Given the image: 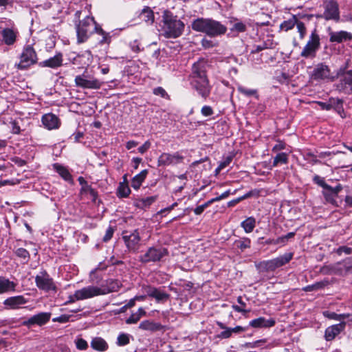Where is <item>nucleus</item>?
Returning a JSON list of instances; mask_svg holds the SVG:
<instances>
[{"label":"nucleus","mask_w":352,"mask_h":352,"mask_svg":"<svg viewBox=\"0 0 352 352\" xmlns=\"http://www.w3.org/2000/svg\"><path fill=\"white\" fill-rule=\"evenodd\" d=\"M122 286V283L118 279H107L104 284L101 287L89 285L86 289L83 290V294L87 297H96L103 296L112 292H118Z\"/></svg>","instance_id":"20e7f679"},{"label":"nucleus","mask_w":352,"mask_h":352,"mask_svg":"<svg viewBox=\"0 0 352 352\" xmlns=\"http://www.w3.org/2000/svg\"><path fill=\"white\" fill-rule=\"evenodd\" d=\"M75 84L82 89H98L102 85V82L91 76L83 74L75 77Z\"/></svg>","instance_id":"f8f14e48"},{"label":"nucleus","mask_w":352,"mask_h":352,"mask_svg":"<svg viewBox=\"0 0 352 352\" xmlns=\"http://www.w3.org/2000/svg\"><path fill=\"white\" fill-rule=\"evenodd\" d=\"M78 181L81 186L80 192L82 194L89 193L92 199V201L95 202L98 197L97 191L88 184L87 182L84 179V177H79L78 178Z\"/></svg>","instance_id":"cd10ccee"},{"label":"nucleus","mask_w":352,"mask_h":352,"mask_svg":"<svg viewBox=\"0 0 352 352\" xmlns=\"http://www.w3.org/2000/svg\"><path fill=\"white\" fill-rule=\"evenodd\" d=\"M352 39V34L346 31L330 32H329V41L331 43H340L344 41H351Z\"/></svg>","instance_id":"393cba45"},{"label":"nucleus","mask_w":352,"mask_h":352,"mask_svg":"<svg viewBox=\"0 0 352 352\" xmlns=\"http://www.w3.org/2000/svg\"><path fill=\"white\" fill-rule=\"evenodd\" d=\"M74 343L77 349L80 351H85L88 349L87 342L82 338H76L74 340Z\"/></svg>","instance_id":"de8ad7c7"},{"label":"nucleus","mask_w":352,"mask_h":352,"mask_svg":"<svg viewBox=\"0 0 352 352\" xmlns=\"http://www.w3.org/2000/svg\"><path fill=\"white\" fill-rule=\"evenodd\" d=\"M19 58L20 61L16 65L19 69L21 70L28 69L31 65L36 64L38 60L36 52L30 45L23 47Z\"/></svg>","instance_id":"6e6552de"},{"label":"nucleus","mask_w":352,"mask_h":352,"mask_svg":"<svg viewBox=\"0 0 352 352\" xmlns=\"http://www.w3.org/2000/svg\"><path fill=\"white\" fill-rule=\"evenodd\" d=\"M241 226L243 228L245 232H252L256 227V219L253 217H249L241 223Z\"/></svg>","instance_id":"c9c22d12"},{"label":"nucleus","mask_w":352,"mask_h":352,"mask_svg":"<svg viewBox=\"0 0 352 352\" xmlns=\"http://www.w3.org/2000/svg\"><path fill=\"white\" fill-rule=\"evenodd\" d=\"M324 12L321 17L325 20L338 21L340 19L339 7L337 1H324L323 4Z\"/></svg>","instance_id":"2eb2a0df"},{"label":"nucleus","mask_w":352,"mask_h":352,"mask_svg":"<svg viewBox=\"0 0 352 352\" xmlns=\"http://www.w3.org/2000/svg\"><path fill=\"white\" fill-rule=\"evenodd\" d=\"M140 16L142 20L151 24L154 22L153 12L148 7H146L142 10Z\"/></svg>","instance_id":"a19ab883"},{"label":"nucleus","mask_w":352,"mask_h":352,"mask_svg":"<svg viewBox=\"0 0 352 352\" xmlns=\"http://www.w3.org/2000/svg\"><path fill=\"white\" fill-rule=\"evenodd\" d=\"M237 90L241 94L248 97L256 95L257 94V91L256 89H248L242 85H239L237 87Z\"/></svg>","instance_id":"8fccbe9b"},{"label":"nucleus","mask_w":352,"mask_h":352,"mask_svg":"<svg viewBox=\"0 0 352 352\" xmlns=\"http://www.w3.org/2000/svg\"><path fill=\"white\" fill-rule=\"evenodd\" d=\"M245 30L246 25L242 22L235 23L231 28V31L236 32H244Z\"/></svg>","instance_id":"4d7b16f0"},{"label":"nucleus","mask_w":352,"mask_h":352,"mask_svg":"<svg viewBox=\"0 0 352 352\" xmlns=\"http://www.w3.org/2000/svg\"><path fill=\"white\" fill-rule=\"evenodd\" d=\"M207 63L204 59H199L192 65L190 76L192 86L204 98L210 93L208 80L206 76Z\"/></svg>","instance_id":"f257e3e1"},{"label":"nucleus","mask_w":352,"mask_h":352,"mask_svg":"<svg viewBox=\"0 0 352 352\" xmlns=\"http://www.w3.org/2000/svg\"><path fill=\"white\" fill-rule=\"evenodd\" d=\"M54 170L65 180L70 182L72 180V177L69 170L63 166L59 164H54L53 165Z\"/></svg>","instance_id":"4c0bfd02"},{"label":"nucleus","mask_w":352,"mask_h":352,"mask_svg":"<svg viewBox=\"0 0 352 352\" xmlns=\"http://www.w3.org/2000/svg\"><path fill=\"white\" fill-rule=\"evenodd\" d=\"M275 324V320L273 318L265 319L263 317L251 320L249 325L254 328H267L273 327Z\"/></svg>","instance_id":"bb28decb"},{"label":"nucleus","mask_w":352,"mask_h":352,"mask_svg":"<svg viewBox=\"0 0 352 352\" xmlns=\"http://www.w3.org/2000/svg\"><path fill=\"white\" fill-rule=\"evenodd\" d=\"M153 94L155 96L162 97L167 100H170V96L166 90L162 87H157L153 89Z\"/></svg>","instance_id":"603ef678"},{"label":"nucleus","mask_w":352,"mask_h":352,"mask_svg":"<svg viewBox=\"0 0 352 352\" xmlns=\"http://www.w3.org/2000/svg\"><path fill=\"white\" fill-rule=\"evenodd\" d=\"M131 193V190L127 183L120 182L118 188L117 195L119 197H127Z\"/></svg>","instance_id":"c03bdc74"},{"label":"nucleus","mask_w":352,"mask_h":352,"mask_svg":"<svg viewBox=\"0 0 352 352\" xmlns=\"http://www.w3.org/2000/svg\"><path fill=\"white\" fill-rule=\"evenodd\" d=\"M35 283L37 287L41 290L45 292L56 290L53 279L45 270L41 271L35 276Z\"/></svg>","instance_id":"ddd939ff"},{"label":"nucleus","mask_w":352,"mask_h":352,"mask_svg":"<svg viewBox=\"0 0 352 352\" xmlns=\"http://www.w3.org/2000/svg\"><path fill=\"white\" fill-rule=\"evenodd\" d=\"M146 292L148 296L155 298L157 302H165L170 297L168 294L151 286H146Z\"/></svg>","instance_id":"4be33fe9"},{"label":"nucleus","mask_w":352,"mask_h":352,"mask_svg":"<svg viewBox=\"0 0 352 352\" xmlns=\"http://www.w3.org/2000/svg\"><path fill=\"white\" fill-rule=\"evenodd\" d=\"M251 247V240L248 237H241L236 239L232 243V249L235 251L240 250L241 252L245 251Z\"/></svg>","instance_id":"c756f323"},{"label":"nucleus","mask_w":352,"mask_h":352,"mask_svg":"<svg viewBox=\"0 0 352 352\" xmlns=\"http://www.w3.org/2000/svg\"><path fill=\"white\" fill-rule=\"evenodd\" d=\"M163 30L166 38H176L180 36L184 30L185 25L177 16L165 10L163 13Z\"/></svg>","instance_id":"7ed1b4c3"},{"label":"nucleus","mask_w":352,"mask_h":352,"mask_svg":"<svg viewBox=\"0 0 352 352\" xmlns=\"http://www.w3.org/2000/svg\"><path fill=\"white\" fill-rule=\"evenodd\" d=\"M87 288V287H82L80 289H78L75 291L74 295L69 296V300L67 301L66 303H73L76 300H83L88 298H91L92 297H87L85 296L86 294H83V290L86 289Z\"/></svg>","instance_id":"58836bf2"},{"label":"nucleus","mask_w":352,"mask_h":352,"mask_svg":"<svg viewBox=\"0 0 352 352\" xmlns=\"http://www.w3.org/2000/svg\"><path fill=\"white\" fill-rule=\"evenodd\" d=\"M122 239L127 249L132 252H137L140 247L141 237L138 229L132 232L124 230L122 232Z\"/></svg>","instance_id":"9b49d317"},{"label":"nucleus","mask_w":352,"mask_h":352,"mask_svg":"<svg viewBox=\"0 0 352 352\" xmlns=\"http://www.w3.org/2000/svg\"><path fill=\"white\" fill-rule=\"evenodd\" d=\"M296 25L297 27L298 32L299 33L300 38V39L304 38L306 35V33H307V30H306L304 23L298 19L297 23H296Z\"/></svg>","instance_id":"864d4df0"},{"label":"nucleus","mask_w":352,"mask_h":352,"mask_svg":"<svg viewBox=\"0 0 352 352\" xmlns=\"http://www.w3.org/2000/svg\"><path fill=\"white\" fill-rule=\"evenodd\" d=\"M151 144L150 141H146L141 146L138 148V152L141 154L146 153L151 147Z\"/></svg>","instance_id":"338daca9"},{"label":"nucleus","mask_w":352,"mask_h":352,"mask_svg":"<svg viewBox=\"0 0 352 352\" xmlns=\"http://www.w3.org/2000/svg\"><path fill=\"white\" fill-rule=\"evenodd\" d=\"M99 26L93 16H86L76 25L78 42H85L94 32H96Z\"/></svg>","instance_id":"39448f33"},{"label":"nucleus","mask_w":352,"mask_h":352,"mask_svg":"<svg viewBox=\"0 0 352 352\" xmlns=\"http://www.w3.org/2000/svg\"><path fill=\"white\" fill-rule=\"evenodd\" d=\"M311 78L316 81L333 80L331 72L328 65L318 63L311 72Z\"/></svg>","instance_id":"4468645a"},{"label":"nucleus","mask_w":352,"mask_h":352,"mask_svg":"<svg viewBox=\"0 0 352 352\" xmlns=\"http://www.w3.org/2000/svg\"><path fill=\"white\" fill-rule=\"evenodd\" d=\"M323 316L329 319L334 320L337 321L344 322L343 320L346 318H349L351 315L350 314H338L335 312L329 311H324L322 312Z\"/></svg>","instance_id":"72a5a7b5"},{"label":"nucleus","mask_w":352,"mask_h":352,"mask_svg":"<svg viewBox=\"0 0 352 352\" xmlns=\"http://www.w3.org/2000/svg\"><path fill=\"white\" fill-rule=\"evenodd\" d=\"M320 42L319 35L316 30L312 31L309 40L303 47L300 56L305 58H314L316 56V52L320 48Z\"/></svg>","instance_id":"1a4fd4ad"},{"label":"nucleus","mask_w":352,"mask_h":352,"mask_svg":"<svg viewBox=\"0 0 352 352\" xmlns=\"http://www.w3.org/2000/svg\"><path fill=\"white\" fill-rule=\"evenodd\" d=\"M265 342H266L265 339L258 340L255 342L246 343L245 346L248 347V348H256V347L260 346L262 344L265 343Z\"/></svg>","instance_id":"680f3d73"},{"label":"nucleus","mask_w":352,"mask_h":352,"mask_svg":"<svg viewBox=\"0 0 352 352\" xmlns=\"http://www.w3.org/2000/svg\"><path fill=\"white\" fill-rule=\"evenodd\" d=\"M294 253L286 252L275 258L261 261L257 267L263 272H274L287 263H289L293 258Z\"/></svg>","instance_id":"423d86ee"},{"label":"nucleus","mask_w":352,"mask_h":352,"mask_svg":"<svg viewBox=\"0 0 352 352\" xmlns=\"http://www.w3.org/2000/svg\"><path fill=\"white\" fill-rule=\"evenodd\" d=\"M113 232L114 229L112 227L109 226L106 230L105 235L103 237V241H109L113 237Z\"/></svg>","instance_id":"e2e57ef3"},{"label":"nucleus","mask_w":352,"mask_h":352,"mask_svg":"<svg viewBox=\"0 0 352 352\" xmlns=\"http://www.w3.org/2000/svg\"><path fill=\"white\" fill-rule=\"evenodd\" d=\"M97 34L101 36V38L99 39L98 43L101 45H109L111 42V36L109 32H107L99 26L98 27V30L96 32Z\"/></svg>","instance_id":"f704fd0d"},{"label":"nucleus","mask_w":352,"mask_h":352,"mask_svg":"<svg viewBox=\"0 0 352 352\" xmlns=\"http://www.w3.org/2000/svg\"><path fill=\"white\" fill-rule=\"evenodd\" d=\"M346 327L345 322H341L338 324L328 327L324 331V338L327 341H331L336 338Z\"/></svg>","instance_id":"a211bd4d"},{"label":"nucleus","mask_w":352,"mask_h":352,"mask_svg":"<svg viewBox=\"0 0 352 352\" xmlns=\"http://www.w3.org/2000/svg\"><path fill=\"white\" fill-rule=\"evenodd\" d=\"M146 312L142 307H140L137 312L132 314L126 320V324H135L137 323L142 317L145 316Z\"/></svg>","instance_id":"e433bc0d"},{"label":"nucleus","mask_w":352,"mask_h":352,"mask_svg":"<svg viewBox=\"0 0 352 352\" xmlns=\"http://www.w3.org/2000/svg\"><path fill=\"white\" fill-rule=\"evenodd\" d=\"M0 45L4 43L7 45H12L16 39V33L10 28L0 29Z\"/></svg>","instance_id":"5701e85b"},{"label":"nucleus","mask_w":352,"mask_h":352,"mask_svg":"<svg viewBox=\"0 0 352 352\" xmlns=\"http://www.w3.org/2000/svg\"><path fill=\"white\" fill-rule=\"evenodd\" d=\"M14 253L18 257L25 260V263H28L29 261L30 258V254L26 249L23 248H17L15 250Z\"/></svg>","instance_id":"49530a36"},{"label":"nucleus","mask_w":352,"mask_h":352,"mask_svg":"<svg viewBox=\"0 0 352 352\" xmlns=\"http://www.w3.org/2000/svg\"><path fill=\"white\" fill-rule=\"evenodd\" d=\"M342 189V186L340 184H338L336 187L329 185L328 187L323 189L322 194L327 202L335 205L336 204V199Z\"/></svg>","instance_id":"aec40b11"},{"label":"nucleus","mask_w":352,"mask_h":352,"mask_svg":"<svg viewBox=\"0 0 352 352\" xmlns=\"http://www.w3.org/2000/svg\"><path fill=\"white\" fill-rule=\"evenodd\" d=\"M157 199V195L150 196L147 197L137 199L135 201V205L136 207L145 209L148 208L152 204H153Z\"/></svg>","instance_id":"2f4dec72"},{"label":"nucleus","mask_w":352,"mask_h":352,"mask_svg":"<svg viewBox=\"0 0 352 352\" xmlns=\"http://www.w3.org/2000/svg\"><path fill=\"white\" fill-rule=\"evenodd\" d=\"M41 121L43 126L49 130L58 129L60 126L58 118L53 113L43 115Z\"/></svg>","instance_id":"b1692460"},{"label":"nucleus","mask_w":352,"mask_h":352,"mask_svg":"<svg viewBox=\"0 0 352 352\" xmlns=\"http://www.w3.org/2000/svg\"><path fill=\"white\" fill-rule=\"evenodd\" d=\"M139 329L144 331L156 332L164 330V326L160 322H155L150 320H145L140 323Z\"/></svg>","instance_id":"a878e982"},{"label":"nucleus","mask_w":352,"mask_h":352,"mask_svg":"<svg viewBox=\"0 0 352 352\" xmlns=\"http://www.w3.org/2000/svg\"><path fill=\"white\" fill-rule=\"evenodd\" d=\"M285 146H286V144L285 142L280 141V140H278L277 141V144H276L273 148H272V151L273 152H277V151H281V150H283L285 148Z\"/></svg>","instance_id":"774afa93"},{"label":"nucleus","mask_w":352,"mask_h":352,"mask_svg":"<svg viewBox=\"0 0 352 352\" xmlns=\"http://www.w3.org/2000/svg\"><path fill=\"white\" fill-rule=\"evenodd\" d=\"M184 157L181 155L178 152H175L173 154L168 153H163L158 157L157 166H174L182 163Z\"/></svg>","instance_id":"dca6fc26"},{"label":"nucleus","mask_w":352,"mask_h":352,"mask_svg":"<svg viewBox=\"0 0 352 352\" xmlns=\"http://www.w3.org/2000/svg\"><path fill=\"white\" fill-rule=\"evenodd\" d=\"M126 72L133 75L140 72V63L138 62H131L127 66Z\"/></svg>","instance_id":"3c124183"},{"label":"nucleus","mask_w":352,"mask_h":352,"mask_svg":"<svg viewBox=\"0 0 352 352\" xmlns=\"http://www.w3.org/2000/svg\"><path fill=\"white\" fill-rule=\"evenodd\" d=\"M147 174L148 170L144 169L142 170L139 174L135 175L131 181V187L135 190L139 189L142 182L146 179Z\"/></svg>","instance_id":"473e14b6"},{"label":"nucleus","mask_w":352,"mask_h":352,"mask_svg":"<svg viewBox=\"0 0 352 352\" xmlns=\"http://www.w3.org/2000/svg\"><path fill=\"white\" fill-rule=\"evenodd\" d=\"M329 282L327 280H322L316 282L312 285H309L302 288V290L306 292H310L313 291H318L324 288L325 286L328 285Z\"/></svg>","instance_id":"79ce46f5"},{"label":"nucleus","mask_w":352,"mask_h":352,"mask_svg":"<svg viewBox=\"0 0 352 352\" xmlns=\"http://www.w3.org/2000/svg\"><path fill=\"white\" fill-rule=\"evenodd\" d=\"M336 252L339 255H341L342 253L351 254H352V248L347 246H340L337 249Z\"/></svg>","instance_id":"052dcab7"},{"label":"nucleus","mask_w":352,"mask_h":352,"mask_svg":"<svg viewBox=\"0 0 352 352\" xmlns=\"http://www.w3.org/2000/svg\"><path fill=\"white\" fill-rule=\"evenodd\" d=\"M26 302L27 300L23 296L20 295L9 297L6 298L3 303L6 309H17Z\"/></svg>","instance_id":"6ab92c4d"},{"label":"nucleus","mask_w":352,"mask_h":352,"mask_svg":"<svg viewBox=\"0 0 352 352\" xmlns=\"http://www.w3.org/2000/svg\"><path fill=\"white\" fill-rule=\"evenodd\" d=\"M16 283L0 276V294L14 292Z\"/></svg>","instance_id":"c85d7f7f"},{"label":"nucleus","mask_w":352,"mask_h":352,"mask_svg":"<svg viewBox=\"0 0 352 352\" xmlns=\"http://www.w3.org/2000/svg\"><path fill=\"white\" fill-rule=\"evenodd\" d=\"M201 45L204 48H210V47L215 46V43L213 41L208 39L206 38H204L201 40Z\"/></svg>","instance_id":"69168bd1"},{"label":"nucleus","mask_w":352,"mask_h":352,"mask_svg":"<svg viewBox=\"0 0 352 352\" xmlns=\"http://www.w3.org/2000/svg\"><path fill=\"white\" fill-rule=\"evenodd\" d=\"M131 50L135 53H138L143 50V47L138 40H134L130 43Z\"/></svg>","instance_id":"5fc2aeb1"},{"label":"nucleus","mask_w":352,"mask_h":352,"mask_svg":"<svg viewBox=\"0 0 352 352\" xmlns=\"http://www.w3.org/2000/svg\"><path fill=\"white\" fill-rule=\"evenodd\" d=\"M168 255V251L166 248L162 245L152 246L140 256L139 261L142 263H156L163 261Z\"/></svg>","instance_id":"0eeeda50"},{"label":"nucleus","mask_w":352,"mask_h":352,"mask_svg":"<svg viewBox=\"0 0 352 352\" xmlns=\"http://www.w3.org/2000/svg\"><path fill=\"white\" fill-rule=\"evenodd\" d=\"M334 87L339 94H352V70L338 74Z\"/></svg>","instance_id":"9d476101"},{"label":"nucleus","mask_w":352,"mask_h":352,"mask_svg":"<svg viewBox=\"0 0 352 352\" xmlns=\"http://www.w3.org/2000/svg\"><path fill=\"white\" fill-rule=\"evenodd\" d=\"M313 180L316 184L321 186L323 189H324L326 187H328L329 186V184L325 182L324 179L318 175H315Z\"/></svg>","instance_id":"bf43d9fd"},{"label":"nucleus","mask_w":352,"mask_h":352,"mask_svg":"<svg viewBox=\"0 0 352 352\" xmlns=\"http://www.w3.org/2000/svg\"><path fill=\"white\" fill-rule=\"evenodd\" d=\"M51 318V313L50 312H40L37 314L33 315L28 319L22 322V325L28 328L34 325L43 326L47 324Z\"/></svg>","instance_id":"f3484780"},{"label":"nucleus","mask_w":352,"mask_h":352,"mask_svg":"<svg viewBox=\"0 0 352 352\" xmlns=\"http://www.w3.org/2000/svg\"><path fill=\"white\" fill-rule=\"evenodd\" d=\"M192 30L205 33L210 37L224 34L227 31L226 25L212 19L198 18L192 23Z\"/></svg>","instance_id":"f03ea898"},{"label":"nucleus","mask_w":352,"mask_h":352,"mask_svg":"<svg viewBox=\"0 0 352 352\" xmlns=\"http://www.w3.org/2000/svg\"><path fill=\"white\" fill-rule=\"evenodd\" d=\"M63 54L60 52L56 53L53 57L38 63L41 67H50L52 69H57L63 65Z\"/></svg>","instance_id":"412c9836"},{"label":"nucleus","mask_w":352,"mask_h":352,"mask_svg":"<svg viewBox=\"0 0 352 352\" xmlns=\"http://www.w3.org/2000/svg\"><path fill=\"white\" fill-rule=\"evenodd\" d=\"M201 114L204 116H210L213 114V110L212 109L211 107L210 106H207V105H205L202 108H201Z\"/></svg>","instance_id":"0e129e2a"},{"label":"nucleus","mask_w":352,"mask_h":352,"mask_svg":"<svg viewBox=\"0 0 352 352\" xmlns=\"http://www.w3.org/2000/svg\"><path fill=\"white\" fill-rule=\"evenodd\" d=\"M297 17L293 15L290 19L284 21L280 23V29L285 32H287L292 30L296 25V23H297Z\"/></svg>","instance_id":"ea45409f"},{"label":"nucleus","mask_w":352,"mask_h":352,"mask_svg":"<svg viewBox=\"0 0 352 352\" xmlns=\"http://www.w3.org/2000/svg\"><path fill=\"white\" fill-rule=\"evenodd\" d=\"M129 335L126 333H120L117 338L116 344L120 346H125L129 343Z\"/></svg>","instance_id":"09e8293b"},{"label":"nucleus","mask_w":352,"mask_h":352,"mask_svg":"<svg viewBox=\"0 0 352 352\" xmlns=\"http://www.w3.org/2000/svg\"><path fill=\"white\" fill-rule=\"evenodd\" d=\"M90 345L94 350L100 352L106 351L109 348V345L106 340L101 337L93 338Z\"/></svg>","instance_id":"7c9ffc66"},{"label":"nucleus","mask_w":352,"mask_h":352,"mask_svg":"<svg viewBox=\"0 0 352 352\" xmlns=\"http://www.w3.org/2000/svg\"><path fill=\"white\" fill-rule=\"evenodd\" d=\"M71 316H72L71 315L63 314V315H60V316L54 318L52 319V321L54 322H60V323H65V322H67L69 321Z\"/></svg>","instance_id":"13d9d810"},{"label":"nucleus","mask_w":352,"mask_h":352,"mask_svg":"<svg viewBox=\"0 0 352 352\" xmlns=\"http://www.w3.org/2000/svg\"><path fill=\"white\" fill-rule=\"evenodd\" d=\"M237 302L239 303V306L236 305H233L232 306V309L239 313H241L243 314H245L247 313H249L250 311V309H245V307L246 306V303L243 300V298L241 296H239L237 298Z\"/></svg>","instance_id":"a18cd8bd"},{"label":"nucleus","mask_w":352,"mask_h":352,"mask_svg":"<svg viewBox=\"0 0 352 352\" xmlns=\"http://www.w3.org/2000/svg\"><path fill=\"white\" fill-rule=\"evenodd\" d=\"M289 162V156L286 153H278L274 158L273 166L278 164H287Z\"/></svg>","instance_id":"37998d69"},{"label":"nucleus","mask_w":352,"mask_h":352,"mask_svg":"<svg viewBox=\"0 0 352 352\" xmlns=\"http://www.w3.org/2000/svg\"><path fill=\"white\" fill-rule=\"evenodd\" d=\"M331 108L340 109L342 108L343 100L340 98H331L329 99Z\"/></svg>","instance_id":"6e6d98bb"}]
</instances>
